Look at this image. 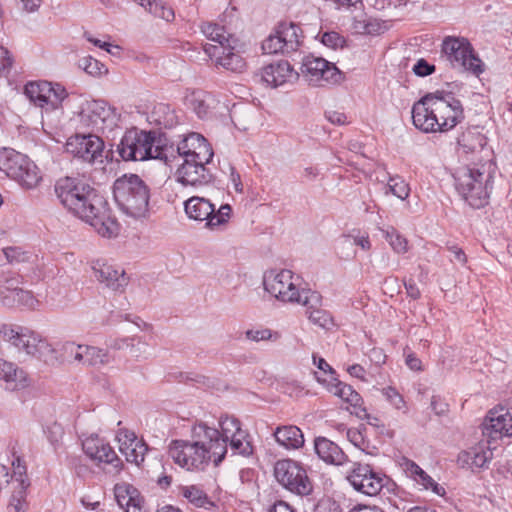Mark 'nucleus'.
I'll return each instance as SVG.
<instances>
[{"label":"nucleus","mask_w":512,"mask_h":512,"mask_svg":"<svg viewBox=\"0 0 512 512\" xmlns=\"http://www.w3.org/2000/svg\"><path fill=\"white\" fill-rule=\"evenodd\" d=\"M61 204L73 215L89 223L103 237H115L120 226L106 199L90 185L77 178L64 177L55 184Z\"/></svg>","instance_id":"obj_1"},{"label":"nucleus","mask_w":512,"mask_h":512,"mask_svg":"<svg viewBox=\"0 0 512 512\" xmlns=\"http://www.w3.org/2000/svg\"><path fill=\"white\" fill-rule=\"evenodd\" d=\"M192 438V442L173 440L169 444L168 454L175 464L187 471H202L211 460L217 466L224 459L226 445L219 430L200 423L193 427Z\"/></svg>","instance_id":"obj_2"},{"label":"nucleus","mask_w":512,"mask_h":512,"mask_svg":"<svg viewBox=\"0 0 512 512\" xmlns=\"http://www.w3.org/2000/svg\"><path fill=\"white\" fill-rule=\"evenodd\" d=\"M411 113L414 126L424 133L448 132L464 119L460 100L444 91L426 94L414 103Z\"/></svg>","instance_id":"obj_3"},{"label":"nucleus","mask_w":512,"mask_h":512,"mask_svg":"<svg viewBox=\"0 0 512 512\" xmlns=\"http://www.w3.org/2000/svg\"><path fill=\"white\" fill-rule=\"evenodd\" d=\"M123 160L144 161L159 159L169 164L175 159L174 146L162 144L161 138L153 131L128 130L122 137L118 148Z\"/></svg>","instance_id":"obj_4"},{"label":"nucleus","mask_w":512,"mask_h":512,"mask_svg":"<svg viewBox=\"0 0 512 512\" xmlns=\"http://www.w3.org/2000/svg\"><path fill=\"white\" fill-rule=\"evenodd\" d=\"M264 289L277 300L284 303L316 306L322 297L316 291L300 288L299 277L291 270H270L263 276Z\"/></svg>","instance_id":"obj_5"},{"label":"nucleus","mask_w":512,"mask_h":512,"mask_svg":"<svg viewBox=\"0 0 512 512\" xmlns=\"http://www.w3.org/2000/svg\"><path fill=\"white\" fill-rule=\"evenodd\" d=\"M113 195L119 209L139 219L148 213L150 189L136 174L124 175L114 182Z\"/></svg>","instance_id":"obj_6"},{"label":"nucleus","mask_w":512,"mask_h":512,"mask_svg":"<svg viewBox=\"0 0 512 512\" xmlns=\"http://www.w3.org/2000/svg\"><path fill=\"white\" fill-rule=\"evenodd\" d=\"M454 186L459 195L473 208H482L488 203L491 175L484 166H463L453 174Z\"/></svg>","instance_id":"obj_7"},{"label":"nucleus","mask_w":512,"mask_h":512,"mask_svg":"<svg viewBox=\"0 0 512 512\" xmlns=\"http://www.w3.org/2000/svg\"><path fill=\"white\" fill-rule=\"evenodd\" d=\"M0 335L4 341L9 342L19 352H24L26 355L42 359L45 362L55 352L46 339L26 327L3 324L0 327Z\"/></svg>","instance_id":"obj_8"},{"label":"nucleus","mask_w":512,"mask_h":512,"mask_svg":"<svg viewBox=\"0 0 512 512\" xmlns=\"http://www.w3.org/2000/svg\"><path fill=\"white\" fill-rule=\"evenodd\" d=\"M441 51L453 68L470 72L475 76L484 71V63L465 37L446 36L442 41Z\"/></svg>","instance_id":"obj_9"},{"label":"nucleus","mask_w":512,"mask_h":512,"mask_svg":"<svg viewBox=\"0 0 512 512\" xmlns=\"http://www.w3.org/2000/svg\"><path fill=\"white\" fill-rule=\"evenodd\" d=\"M277 482L289 492L298 496H307L313 490L306 468L292 459L278 460L274 465Z\"/></svg>","instance_id":"obj_10"},{"label":"nucleus","mask_w":512,"mask_h":512,"mask_svg":"<svg viewBox=\"0 0 512 512\" xmlns=\"http://www.w3.org/2000/svg\"><path fill=\"white\" fill-rule=\"evenodd\" d=\"M185 213L195 221H206L205 227L215 229L225 225L230 219L231 207L228 204L222 205L218 210L215 206L203 197L193 196L184 203Z\"/></svg>","instance_id":"obj_11"},{"label":"nucleus","mask_w":512,"mask_h":512,"mask_svg":"<svg viewBox=\"0 0 512 512\" xmlns=\"http://www.w3.org/2000/svg\"><path fill=\"white\" fill-rule=\"evenodd\" d=\"M24 93L34 105L46 111L58 109L68 96L62 85L47 81L29 82L25 85Z\"/></svg>","instance_id":"obj_12"},{"label":"nucleus","mask_w":512,"mask_h":512,"mask_svg":"<svg viewBox=\"0 0 512 512\" xmlns=\"http://www.w3.org/2000/svg\"><path fill=\"white\" fill-rule=\"evenodd\" d=\"M303 77L314 86H323L325 84H336L342 80L341 71L335 64L328 62L324 58L306 56L301 65Z\"/></svg>","instance_id":"obj_13"},{"label":"nucleus","mask_w":512,"mask_h":512,"mask_svg":"<svg viewBox=\"0 0 512 512\" xmlns=\"http://www.w3.org/2000/svg\"><path fill=\"white\" fill-rule=\"evenodd\" d=\"M211 161L184 158L175 173L176 180L183 186L203 187L213 181V174L207 165Z\"/></svg>","instance_id":"obj_14"},{"label":"nucleus","mask_w":512,"mask_h":512,"mask_svg":"<svg viewBox=\"0 0 512 512\" xmlns=\"http://www.w3.org/2000/svg\"><path fill=\"white\" fill-rule=\"evenodd\" d=\"M347 480L356 491L368 496H375L384 487L386 478L374 471L368 464L353 463Z\"/></svg>","instance_id":"obj_15"},{"label":"nucleus","mask_w":512,"mask_h":512,"mask_svg":"<svg viewBox=\"0 0 512 512\" xmlns=\"http://www.w3.org/2000/svg\"><path fill=\"white\" fill-rule=\"evenodd\" d=\"M65 147L67 153L74 157L94 163L103 157L104 142L94 134H76L68 138Z\"/></svg>","instance_id":"obj_16"},{"label":"nucleus","mask_w":512,"mask_h":512,"mask_svg":"<svg viewBox=\"0 0 512 512\" xmlns=\"http://www.w3.org/2000/svg\"><path fill=\"white\" fill-rule=\"evenodd\" d=\"M80 120L86 126L97 130H104L115 124L117 120L116 109L109 106L104 100L88 101L82 107Z\"/></svg>","instance_id":"obj_17"},{"label":"nucleus","mask_w":512,"mask_h":512,"mask_svg":"<svg viewBox=\"0 0 512 512\" xmlns=\"http://www.w3.org/2000/svg\"><path fill=\"white\" fill-rule=\"evenodd\" d=\"M82 448L86 456L97 465H109L114 473H118L122 469V460L117 456L109 443L97 435H91L83 440Z\"/></svg>","instance_id":"obj_18"},{"label":"nucleus","mask_w":512,"mask_h":512,"mask_svg":"<svg viewBox=\"0 0 512 512\" xmlns=\"http://www.w3.org/2000/svg\"><path fill=\"white\" fill-rule=\"evenodd\" d=\"M177 153V158H195L204 161H211L214 152L209 142L203 135L192 132L188 134L176 147L174 153Z\"/></svg>","instance_id":"obj_19"},{"label":"nucleus","mask_w":512,"mask_h":512,"mask_svg":"<svg viewBox=\"0 0 512 512\" xmlns=\"http://www.w3.org/2000/svg\"><path fill=\"white\" fill-rule=\"evenodd\" d=\"M482 434L491 440L512 436V413L505 408L491 410L482 424Z\"/></svg>","instance_id":"obj_20"},{"label":"nucleus","mask_w":512,"mask_h":512,"mask_svg":"<svg viewBox=\"0 0 512 512\" xmlns=\"http://www.w3.org/2000/svg\"><path fill=\"white\" fill-rule=\"evenodd\" d=\"M234 49L235 43L227 44V46H213V44L204 46L205 53L211 59H215L217 65L232 72H242L246 67V62Z\"/></svg>","instance_id":"obj_21"},{"label":"nucleus","mask_w":512,"mask_h":512,"mask_svg":"<svg viewBox=\"0 0 512 512\" xmlns=\"http://www.w3.org/2000/svg\"><path fill=\"white\" fill-rule=\"evenodd\" d=\"M92 269L95 278L115 292H123L129 283V277L122 268L97 262Z\"/></svg>","instance_id":"obj_22"},{"label":"nucleus","mask_w":512,"mask_h":512,"mask_svg":"<svg viewBox=\"0 0 512 512\" xmlns=\"http://www.w3.org/2000/svg\"><path fill=\"white\" fill-rule=\"evenodd\" d=\"M31 384L28 373L15 363L0 359V386L7 391H20Z\"/></svg>","instance_id":"obj_23"},{"label":"nucleus","mask_w":512,"mask_h":512,"mask_svg":"<svg viewBox=\"0 0 512 512\" xmlns=\"http://www.w3.org/2000/svg\"><path fill=\"white\" fill-rule=\"evenodd\" d=\"M314 448L319 458L326 463L340 466L348 462V457L342 449L327 438H316Z\"/></svg>","instance_id":"obj_24"},{"label":"nucleus","mask_w":512,"mask_h":512,"mask_svg":"<svg viewBox=\"0 0 512 512\" xmlns=\"http://www.w3.org/2000/svg\"><path fill=\"white\" fill-rule=\"evenodd\" d=\"M262 80L272 87L280 86L293 78V68L287 61H279L265 66Z\"/></svg>","instance_id":"obj_25"},{"label":"nucleus","mask_w":512,"mask_h":512,"mask_svg":"<svg viewBox=\"0 0 512 512\" xmlns=\"http://www.w3.org/2000/svg\"><path fill=\"white\" fill-rule=\"evenodd\" d=\"M491 452L485 451L481 445L461 451L457 457V463L462 468L471 470L483 468L489 461Z\"/></svg>","instance_id":"obj_26"},{"label":"nucleus","mask_w":512,"mask_h":512,"mask_svg":"<svg viewBox=\"0 0 512 512\" xmlns=\"http://www.w3.org/2000/svg\"><path fill=\"white\" fill-rule=\"evenodd\" d=\"M12 179L17 181L22 187L32 189L36 187L41 180L37 166L26 156L16 168Z\"/></svg>","instance_id":"obj_27"},{"label":"nucleus","mask_w":512,"mask_h":512,"mask_svg":"<svg viewBox=\"0 0 512 512\" xmlns=\"http://www.w3.org/2000/svg\"><path fill=\"white\" fill-rule=\"evenodd\" d=\"M12 179L17 181L22 187L32 189L36 187L41 180L37 166L26 156L16 168Z\"/></svg>","instance_id":"obj_28"},{"label":"nucleus","mask_w":512,"mask_h":512,"mask_svg":"<svg viewBox=\"0 0 512 512\" xmlns=\"http://www.w3.org/2000/svg\"><path fill=\"white\" fill-rule=\"evenodd\" d=\"M277 33L280 34L286 52H296L302 44V29L293 22H281L277 26Z\"/></svg>","instance_id":"obj_29"},{"label":"nucleus","mask_w":512,"mask_h":512,"mask_svg":"<svg viewBox=\"0 0 512 512\" xmlns=\"http://www.w3.org/2000/svg\"><path fill=\"white\" fill-rule=\"evenodd\" d=\"M277 443L286 449H298L304 445L302 431L294 425L278 427L274 432Z\"/></svg>","instance_id":"obj_30"},{"label":"nucleus","mask_w":512,"mask_h":512,"mask_svg":"<svg viewBox=\"0 0 512 512\" xmlns=\"http://www.w3.org/2000/svg\"><path fill=\"white\" fill-rule=\"evenodd\" d=\"M80 365L81 366H98L106 365L110 362L109 353L101 348L81 345Z\"/></svg>","instance_id":"obj_31"},{"label":"nucleus","mask_w":512,"mask_h":512,"mask_svg":"<svg viewBox=\"0 0 512 512\" xmlns=\"http://www.w3.org/2000/svg\"><path fill=\"white\" fill-rule=\"evenodd\" d=\"M201 31L209 40L217 43L215 46H227V44L236 43V39L227 33L224 26L216 23L202 24Z\"/></svg>","instance_id":"obj_32"},{"label":"nucleus","mask_w":512,"mask_h":512,"mask_svg":"<svg viewBox=\"0 0 512 512\" xmlns=\"http://www.w3.org/2000/svg\"><path fill=\"white\" fill-rule=\"evenodd\" d=\"M26 155L21 154L14 149L3 148L0 150V171L5 173L8 177L17 171V167L21 161H24Z\"/></svg>","instance_id":"obj_33"},{"label":"nucleus","mask_w":512,"mask_h":512,"mask_svg":"<svg viewBox=\"0 0 512 512\" xmlns=\"http://www.w3.org/2000/svg\"><path fill=\"white\" fill-rule=\"evenodd\" d=\"M134 2L138 3L153 16L164 19L168 22L172 21L175 17L173 9L166 6L161 0H135Z\"/></svg>","instance_id":"obj_34"},{"label":"nucleus","mask_w":512,"mask_h":512,"mask_svg":"<svg viewBox=\"0 0 512 512\" xmlns=\"http://www.w3.org/2000/svg\"><path fill=\"white\" fill-rule=\"evenodd\" d=\"M458 143L466 151L475 152L482 150L486 146L487 141L486 137L480 132L468 130L458 138Z\"/></svg>","instance_id":"obj_35"},{"label":"nucleus","mask_w":512,"mask_h":512,"mask_svg":"<svg viewBox=\"0 0 512 512\" xmlns=\"http://www.w3.org/2000/svg\"><path fill=\"white\" fill-rule=\"evenodd\" d=\"M182 495L196 507H207L213 506V502L210 501L207 494L195 485L184 486L181 488Z\"/></svg>","instance_id":"obj_36"},{"label":"nucleus","mask_w":512,"mask_h":512,"mask_svg":"<svg viewBox=\"0 0 512 512\" xmlns=\"http://www.w3.org/2000/svg\"><path fill=\"white\" fill-rule=\"evenodd\" d=\"M209 99L210 97L202 92H194L189 97H187V104L199 118L203 119L206 118L209 114Z\"/></svg>","instance_id":"obj_37"},{"label":"nucleus","mask_w":512,"mask_h":512,"mask_svg":"<svg viewBox=\"0 0 512 512\" xmlns=\"http://www.w3.org/2000/svg\"><path fill=\"white\" fill-rule=\"evenodd\" d=\"M320 304L321 302L318 305L311 307L309 305H304L307 308L306 312L308 314V318L313 324L325 329H330L334 326L333 318L329 312L318 308Z\"/></svg>","instance_id":"obj_38"},{"label":"nucleus","mask_w":512,"mask_h":512,"mask_svg":"<svg viewBox=\"0 0 512 512\" xmlns=\"http://www.w3.org/2000/svg\"><path fill=\"white\" fill-rule=\"evenodd\" d=\"M221 427L220 439L225 441V445L227 446V441L236 436L238 432H245L240 427V421L232 416L221 417L219 421Z\"/></svg>","instance_id":"obj_39"},{"label":"nucleus","mask_w":512,"mask_h":512,"mask_svg":"<svg viewBox=\"0 0 512 512\" xmlns=\"http://www.w3.org/2000/svg\"><path fill=\"white\" fill-rule=\"evenodd\" d=\"M247 437L246 432H238L236 436L229 439L230 448L234 454L247 457L253 453V447Z\"/></svg>","instance_id":"obj_40"},{"label":"nucleus","mask_w":512,"mask_h":512,"mask_svg":"<svg viewBox=\"0 0 512 512\" xmlns=\"http://www.w3.org/2000/svg\"><path fill=\"white\" fill-rule=\"evenodd\" d=\"M19 284L18 278H10L6 279L5 284L0 287V302L3 306L14 307V293L11 292H17L20 289Z\"/></svg>","instance_id":"obj_41"},{"label":"nucleus","mask_w":512,"mask_h":512,"mask_svg":"<svg viewBox=\"0 0 512 512\" xmlns=\"http://www.w3.org/2000/svg\"><path fill=\"white\" fill-rule=\"evenodd\" d=\"M78 66L91 76H100L108 72L103 63L91 56L81 58L78 61Z\"/></svg>","instance_id":"obj_42"},{"label":"nucleus","mask_w":512,"mask_h":512,"mask_svg":"<svg viewBox=\"0 0 512 512\" xmlns=\"http://www.w3.org/2000/svg\"><path fill=\"white\" fill-rule=\"evenodd\" d=\"M81 345L82 344H76L75 342L70 341L63 343L60 348L63 361L74 365H80V358L82 357Z\"/></svg>","instance_id":"obj_43"},{"label":"nucleus","mask_w":512,"mask_h":512,"mask_svg":"<svg viewBox=\"0 0 512 512\" xmlns=\"http://www.w3.org/2000/svg\"><path fill=\"white\" fill-rule=\"evenodd\" d=\"M262 50L266 54H289L285 50V46L277 29L274 34L269 35L262 43Z\"/></svg>","instance_id":"obj_44"},{"label":"nucleus","mask_w":512,"mask_h":512,"mask_svg":"<svg viewBox=\"0 0 512 512\" xmlns=\"http://www.w3.org/2000/svg\"><path fill=\"white\" fill-rule=\"evenodd\" d=\"M387 188L389 192L401 200L409 196L410 188L406 181L400 176H392L389 178Z\"/></svg>","instance_id":"obj_45"},{"label":"nucleus","mask_w":512,"mask_h":512,"mask_svg":"<svg viewBox=\"0 0 512 512\" xmlns=\"http://www.w3.org/2000/svg\"><path fill=\"white\" fill-rule=\"evenodd\" d=\"M13 294V291L11 292ZM14 307L22 306L28 309H36L39 306V301L36 299L31 291L20 288L14 292Z\"/></svg>","instance_id":"obj_46"},{"label":"nucleus","mask_w":512,"mask_h":512,"mask_svg":"<svg viewBox=\"0 0 512 512\" xmlns=\"http://www.w3.org/2000/svg\"><path fill=\"white\" fill-rule=\"evenodd\" d=\"M385 238L396 253L401 254L408 251L407 239L400 235L394 228L385 232Z\"/></svg>","instance_id":"obj_47"},{"label":"nucleus","mask_w":512,"mask_h":512,"mask_svg":"<svg viewBox=\"0 0 512 512\" xmlns=\"http://www.w3.org/2000/svg\"><path fill=\"white\" fill-rule=\"evenodd\" d=\"M125 450L126 452L124 455L126 460L139 466L144 461L148 447L143 441H140L134 444L131 448L126 447Z\"/></svg>","instance_id":"obj_48"},{"label":"nucleus","mask_w":512,"mask_h":512,"mask_svg":"<svg viewBox=\"0 0 512 512\" xmlns=\"http://www.w3.org/2000/svg\"><path fill=\"white\" fill-rule=\"evenodd\" d=\"M245 334L247 339L255 342L268 340L277 341L280 338V334L278 332H274L268 328L260 330H247Z\"/></svg>","instance_id":"obj_49"},{"label":"nucleus","mask_w":512,"mask_h":512,"mask_svg":"<svg viewBox=\"0 0 512 512\" xmlns=\"http://www.w3.org/2000/svg\"><path fill=\"white\" fill-rule=\"evenodd\" d=\"M346 402L353 407L351 414H354L359 419H370V414L367 412L366 408L361 405L362 397L358 392L353 390L351 396L347 398Z\"/></svg>","instance_id":"obj_50"},{"label":"nucleus","mask_w":512,"mask_h":512,"mask_svg":"<svg viewBox=\"0 0 512 512\" xmlns=\"http://www.w3.org/2000/svg\"><path fill=\"white\" fill-rule=\"evenodd\" d=\"M114 492L119 506L129 507L128 497L135 493V487L128 483H120L115 485Z\"/></svg>","instance_id":"obj_51"},{"label":"nucleus","mask_w":512,"mask_h":512,"mask_svg":"<svg viewBox=\"0 0 512 512\" xmlns=\"http://www.w3.org/2000/svg\"><path fill=\"white\" fill-rule=\"evenodd\" d=\"M332 380L334 382H330L327 385L328 391L346 402L354 389L352 386L338 381L335 377H332Z\"/></svg>","instance_id":"obj_52"},{"label":"nucleus","mask_w":512,"mask_h":512,"mask_svg":"<svg viewBox=\"0 0 512 512\" xmlns=\"http://www.w3.org/2000/svg\"><path fill=\"white\" fill-rule=\"evenodd\" d=\"M416 482L422 485L425 489H431L435 494L443 496L445 489L435 482L426 472L416 478Z\"/></svg>","instance_id":"obj_53"},{"label":"nucleus","mask_w":512,"mask_h":512,"mask_svg":"<svg viewBox=\"0 0 512 512\" xmlns=\"http://www.w3.org/2000/svg\"><path fill=\"white\" fill-rule=\"evenodd\" d=\"M128 504L129 507H125L126 512H146L144 510V498L137 488H135V493L128 497Z\"/></svg>","instance_id":"obj_54"},{"label":"nucleus","mask_w":512,"mask_h":512,"mask_svg":"<svg viewBox=\"0 0 512 512\" xmlns=\"http://www.w3.org/2000/svg\"><path fill=\"white\" fill-rule=\"evenodd\" d=\"M12 466H13V474L11 475V477H9V480L14 479L15 482H17V483H21V480L29 481L26 476V472H27L26 466L22 462L20 457H16L12 461Z\"/></svg>","instance_id":"obj_55"},{"label":"nucleus","mask_w":512,"mask_h":512,"mask_svg":"<svg viewBox=\"0 0 512 512\" xmlns=\"http://www.w3.org/2000/svg\"><path fill=\"white\" fill-rule=\"evenodd\" d=\"M321 41L325 46L334 49L337 47H341L344 42L343 38L337 32L334 31L323 33Z\"/></svg>","instance_id":"obj_56"},{"label":"nucleus","mask_w":512,"mask_h":512,"mask_svg":"<svg viewBox=\"0 0 512 512\" xmlns=\"http://www.w3.org/2000/svg\"><path fill=\"white\" fill-rule=\"evenodd\" d=\"M386 399L397 409H400L404 403L402 396L393 387H386L382 390Z\"/></svg>","instance_id":"obj_57"},{"label":"nucleus","mask_w":512,"mask_h":512,"mask_svg":"<svg viewBox=\"0 0 512 512\" xmlns=\"http://www.w3.org/2000/svg\"><path fill=\"white\" fill-rule=\"evenodd\" d=\"M417 76L425 77L435 72V66L429 64L425 59H419L413 67Z\"/></svg>","instance_id":"obj_58"},{"label":"nucleus","mask_w":512,"mask_h":512,"mask_svg":"<svg viewBox=\"0 0 512 512\" xmlns=\"http://www.w3.org/2000/svg\"><path fill=\"white\" fill-rule=\"evenodd\" d=\"M8 262H20L24 261L26 256L19 247H7L2 250Z\"/></svg>","instance_id":"obj_59"},{"label":"nucleus","mask_w":512,"mask_h":512,"mask_svg":"<svg viewBox=\"0 0 512 512\" xmlns=\"http://www.w3.org/2000/svg\"><path fill=\"white\" fill-rule=\"evenodd\" d=\"M342 245L345 248H352L354 245H358L364 250H369L371 247V243L368 237H357L353 240H351L349 237H346L342 241Z\"/></svg>","instance_id":"obj_60"},{"label":"nucleus","mask_w":512,"mask_h":512,"mask_svg":"<svg viewBox=\"0 0 512 512\" xmlns=\"http://www.w3.org/2000/svg\"><path fill=\"white\" fill-rule=\"evenodd\" d=\"M447 249L453 255V258L450 259L451 262L459 263L461 265H464L467 262L466 254L457 245H449V246H447Z\"/></svg>","instance_id":"obj_61"},{"label":"nucleus","mask_w":512,"mask_h":512,"mask_svg":"<svg viewBox=\"0 0 512 512\" xmlns=\"http://www.w3.org/2000/svg\"><path fill=\"white\" fill-rule=\"evenodd\" d=\"M30 486L29 481H23L21 480V483H17V486L15 487L11 499L13 500H19V501H26V490Z\"/></svg>","instance_id":"obj_62"},{"label":"nucleus","mask_w":512,"mask_h":512,"mask_svg":"<svg viewBox=\"0 0 512 512\" xmlns=\"http://www.w3.org/2000/svg\"><path fill=\"white\" fill-rule=\"evenodd\" d=\"M404 286L406 289L407 295L413 300H417L421 296V292L413 279H409L404 281Z\"/></svg>","instance_id":"obj_63"},{"label":"nucleus","mask_w":512,"mask_h":512,"mask_svg":"<svg viewBox=\"0 0 512 512\" xmlns=\"http://www.w3.org/2000/svg\"><path fill=\"white\" fill-rule=\"evenodd\" d=\"M327 120L332 124L343 125L347 122V116L338 111H330L326 113Z\"/></svg>","instance_id":"obj_64"}]
</instances>
